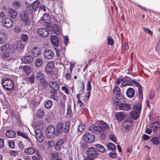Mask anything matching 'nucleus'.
Returning a JSON list of instances; mask_svg holds the SVG:
<instances>
[{
    "label": "nucleus",
    "mask_w": 160,
    "mask_h": 160,
    "mask_svg": "<svg viewBox=\"0 0 160 160\" xmlns=\"http://www.w3.org/2000/svg\"><path fill=\"white\" fill-rule=\"evenodd\" d=\"M9 47L10 52L13 53L23 49L24 45L22 44L21 41H19L12 42L10 46L8 43H6L0 47V51L3 52H6Z\"/></svg>",
    "instance_id": "nucleus-1"
},
{
    "label": "nucleus",
    "mask_w": 160,
    "mask_h": 160,
    "mask_svg": "<svg viewBox=\"0 0 160 160\" xmlns=\"http://www.w3.org/2000/svg\"><path fill=\"white\" fill-rule=\"evenodd\" d=\"M1 83L3 88L7 90L11 91L14 88V83L11 79L6 78L3 79Z\"/></svg>",
    "instance_id": "nucleus-2"
},
{
    "label": "nucleus",
    "mask_w": 160,
    "mask_h": 160,
    "mask_svg": "<svg viewBox=\"0 0 160 160\" xmlns=\"http://www.w3.org/2000/svg\"><path fill=\"white\" fill-rule=\"evenodd\" d=\"M36 79L39 81L43 87H47L48 84L45 79V77L42 73L40 72H38L36 75Z\"/></svg>",
    "instance_id": "nucleus-3"
},
{
    "label": "nucleus",
    "mask_w": 160,
    "mask_h": 160,
    "mask_svg": "<svg viewBox=\"0 0 160 160\" xmlns=\"http://www.w3.org/2000/svg\"><path fill=\"white\" fill-rule=\"evenodd\" d=\"M82 138L86 143H91L94 141L95 137L92 134L88 131H86L83 134Z\"/></svg>",
    "instance_id": "nucleus-4"
},
{
    "label": "nucleus",
    "mask_w": 160,
    "mask_h": 160,
    "mask_svg": "<svg viewBox=\"0 0 160 160\" xmlns=\"http://www.w3.org/2000/svg\"><path fill=\"white\" fill-rule=\"evenodd\" d=\"M87 154L88 156L91 158V160H93L95 158L97 157L98 155L97 150L95 148L92 147H90L88 149Z\"/></svg>",
    "instance_id": "nucleus-5"
},
{
    "label": "nucleus",
    "mask_w": 160,
    "mask_h": 160,
    "mask_svg": "<svg viewBox=\"0 0 160 160\" xmlns=\"http://www.w3.org/2000/svg\"><path fill=\"white\" fill-rule=\"evenodd\" d=\"M46 132L47 136L50 138H53L55 135V128L52 125L47 127Z\"/></svg>",
    "instance_id": "nucleus-6"
},
{
    "label": "nucleus",
    "mask_w": 160,
    "mask_h": 160,
    "mask_svg": "<svg viewBox=\"0 0 160 160\" xmlns=\"http://www.w3.org/2000/svg\"><path fill=\"white\" fill-rule=\"evenodd\" d=\"M38 34L42 37H47L49 34V32L47 28H38L37 30Z\"/></svg>",
    "instance_id": "nucleus-7"
},
{
    "label": "nucleus",
    "mask_w": 160,
    "mask_h": 160,
    "mask_svg": "<svg viewBox=\"0 0 160 160\" xmlns=\"http://www.w3.org/2000/svg\"><path fill=\"white\" fill-rule=\"evenodd\" d=\"M2 23L4 26L9 28L11 27L13 25L12 21L10 18H5L2 21Z\"/></svg>",
    "instance_id": "nucleus-8"
},
{
    "label": "nucleus",
    "mask_w": 160,
    "mask_h": 160,
    "mask_svg": "<svg viewBox=\"0 0 160 160\" xmlns=\"http://www.w3.org/2000/svg\"><path fill=\"white\" fill-rule=\"evenodd\" d=\"M149 128H152L155 133H157L160 129V123L158 122H156L150 124Z\"/></svg>",
    "instance_id": "nucleus-9"
},
{
    "label": "nucleus",
    "mask_w": 160,
    "mask_h": 160,
    "mask_svg": "<svg viewBox=\"0 0 160 160\" xmlns=\"http://www.w3.org/2000/svg\"><path fill=\"white\" fill-rule=\"evenodd\" d=\"M51 19L49 16L47 14H44L39 22L43 24H49L50 22Z\"/></svg>",
    "instance_id": "nucleus-10"
},
{
    "label": "nucleus",
    "mask_w": 160,
    "mask_h": 160,
    "mask_svg": "<svg viewBox=\"0 0 160 160\" xmlns=\"http://www.w3.org/2000/svg\"><path fill=\"white\" fill-rule=\"evenodd\" d=\"M119 109L123 111H129L131 109V105L128 103L121 102L118 107Z\"/></svg>",
    "instance_id": "nucleus-11"
},
{
    "label": "nucleus",
    "mask_w": 160,
    "mask_h": 160,
    "mask_svg": "<svg viewBox=\"0 0 160 160\" xmlns=\"http://www.w3.org/2000/svg\"><path fill=\"white\" fill-rule=\"evenodd\" d=\"M43 53L44 57L47 59H51L54 56L53 52L49 49H47L45 50L44 51Z\"/></svg>",
    "instance_id": "nucleus-12"
},
{
    "label": "nucleus",
    "mask_w": 160,
    "mask_h": 160,
    "mask_svg": "<svg viewBox=\"0 0 160 160\" xmlns=\"http://www.w3.org/2000/svg\"><path fill=\"white\" fill-rule=\"evenodd\" d=\"M36 138L37 141L40 142H42L43 140V137L41 132L39 129H37L35 131Z\"/></svg>",
    "instance_id": "nucleus-13"
},
{
    "label": "nucleus",
    "mask_w": 160,
    "mask_h": 160,
    "mask_svg": "<svg viewBox=\"0 0 160 160\" xmlns=\"http://www.w3.org/2000/svg\"><path fill=\"white\" fill-rule=\"evenodd\" d=\"M49 86L51 88L53 89V90L51 91L57 92L60 88L58 84L56 82L54 81H51L49 82Z\"/></svg>",
    "instance_id": "nucleus-14"
},
{
    "label": "nucleus",
    "mask_w": 160,
    "mask_h": 160,
    "mask_svg": "<svg viewBox=\"0 0 160 160\" xmlns=\"http://www.w3.org/2000/svg\"><path fill=\"white\" fill-rule=\"evenodd\" d=\"M125 114L122 112H117L115 113L116 119L119 122H121L125 118Z\"/></svg>",
    "instance_id": "nucleus-15"
},
{
    "label": "nucleus",
    "mask_w": 160,
    "mask_h": 160,
    "mask_svg": "<svg viewBox=\"0 0 160 160\" xmlns=\"http://www.w3.org/2000/svg\"><path fill=\"white\" fill-rule=\"evenodd\" d=\"M132 125V123L130 120H127L125 121L122 123V127L125 128L127 131H129L131 128Z\"/></svg>",
    "instance_id": "nucleus-16"
},
{
    "label": "nucleus",
    "mask_w": 160,
    "mask_h": 160,
    "mask_svg": "<svg viewBox=\"0 0 160 160\" xmlns=\"http://www.w3.org/2000/svg\"><path fill=\"white\" fill-rule=\"evenodd\" d=\"M41 52V48L39 47H35L32 49V53L35 57H38Z\"/></svg>",
    "instance_id": "nucleus-17"
},
{
    "label": "nucleus",
    "mask_w": 160,
    "mask_h": 160,
    "mask_svg": "<svg viewBox=\"0 0 160 160\" xmlns=\"http://www.w3.org/2000/svg\"><path fill=\"white\" fill-rule=\"evenodd\" d=\"M22 61L25 64L30 63L33 61V58L32 55H28L23 58Z\"/></svg>",
    "instance_id": "nucleus-18"
},
{
    "label": "nucleus",
    "mask_w": 160,
    "mask_h": 160,
    "mask_svg": "<svg viewBox=\"0 0 160 160\" xmlns=\"http://www.w3.org/2000/svg\"><path fill=\"white\" fill-rule=\"evenodd\" d=\"M54 66L53 62H50L48 63L45 68L46 72H47L50 73L52 71Z\"/></svg>",
    "instance_id": "nucleus-19"
},
{
    "label": "nucleus",
    "mask_w": 160,
    "mask_h": 160,
    "mask_svg": "<svg viewBox=\"0 0 160 160\" xmlns=\"http://www.w3.org/2000/svg\"><path fill=\"white\" fill-rule=\"evenodd\" d=\"M7 12L8 13L9 16L13 19L16 18L17 13L16 10L12 8H9L6 10Z\"/></svg>",
    "instance_id": "nucleus-20"
},
{
    "label": "nucleus",
    "mask_w": 160,
    "mask_h": 160,
    "mask_svg": "<svg viewBox=\"0 0 160 160\" xmlns=\"http://www.w3.org/2000/svg\"><path fill=\"white\" fill-rule=\"evenodd\" d=\"M99 128L101 130H105L109 128L108 125L103 121H100L98 124Z\"/></svg>",
    "instance_id": "nucleus-21"
},
{
    "label": "nucleus",
    "mask_w": 160,
    "mask_h": 160,
    "mask_svg": "<svg viewBox=\"0 0 160 160\" xmlns=\"http://www.w3.org/2000/svg\"><path fill=\"white\" fill-rule=\"evenodd\" d=\"M53 29L56 34L59 35L62 34V31L61 28L60 27H59L58 25L54 24L53 26Z\"/></svg>",
    "instance_id": "nucleus-22"
},
{
    "label": "nucleus",
    "mask_w": 160,
    "mask_h": 160,
    "mask_svg": "<svg viewBox=\"0 0 160 160\" xmlns=\"http://www.w3.org/2000/svg\"><path fill=\"white\" fill-rule=\"evenodd\" d=\"M113 92L114 93L116 94L117 97H118V99H122V98H123V97L122 96L121 97V92L120 88L116 86L114 88Z\"/></svg>",
    "instance_id": "nucleus-23"
},
{
    "label": "nucleus",
    "mask_w": 160,
    "mask_h": 160,
    "mask_svg": "<svg viewBox=\"0 0 160 160\" xmlns=\"http://www.w3.org/2000/svg\"><path fill=\"white\" fill-rule=\"evenodd\" d=\"M51 42L55 46L57 47L58 46L59 42L58 38L55 35H52L51 38Z\"/></svg>",
    "instance_id": "nucleus-24"
},
{
    "label": "nucleus",
    "mask_w": 160,
    "mask_h": 160,
    "mask_svg": "<svg viewBox=\"0 0 160 160\" xmlns=\"http://www.w3.org/2000/svg\"><path fill=\"white\" fill-rule=\"evenodd\" d=\"M6 135L8 138H13L16 136V132L12 130H9L6 131Z\"/></svg>",
    "instance_id": "nucleus-25"
},
{
    "label": "nucleus",
    "mask_w": 160,
    "mask_h": 160,
    "mask_svg": "<svg viewBox=\"0 0 160 160\" xmlns=\"http://www.w3.org/2000/svg\"><path fill=\"white\" fill-rule=\"evenodd\" d=\"M8 40V37L6 33L3 32L0 33V44L6 42Z\"/></svg>",
    "instance_id": "nucleus-26"
},
{
    "label": "nucleus",
    "mask_w": 160,
    "mask_h": 160,
    "mask_svg": "<svg viewBox=\"0 0 160 160\" xmlns=\"http://www.w3.org/2000/svg\"><path fill=\"white\" fill-rule=\"evenodd\" d=\"M134 94V90L132 88H129L126 91V95L128 97L130 98H132Z\"/></svg>",
    "instance_id": "nucleus-27"
},
{
    "label": "nucleus",
    "mask_w": 160,
    "mask_h": 160,
    "mask_svg": "<svg viewBox=\"0 0 160 160\" xmlns=\"http://www.w3.org/2000/svg\"><path fill=\"white\" fill-rule=\"evenodd\" d=\"M64 143V140L61 139L58 141L55 145V148L56 150H59L61 148L62 144Z\"/></svg>",
    "instance_id": "nucleus-28"
},
{
    "label": "nucleus",
    "mask_w": 160,
    "mask_h": 160,
    "mask_svg": "<svg viewBox=\"0 0 160 160\" xmlns=\"http://www.w3.org/2000/svg\"><path fill=\"white\" fill-rule=\"evenodd\" d=\"M88 129L89 131L94 133L95 132H98L100 129L99 128L98 126H96L94 124H92L91 126L89 127Z\"/></svg>",
    "instance_id": "nucleus-29"
},
{
    "label": "nucleus",
    "mask_w": 160,
    "mask_h": 160,
    "mask_svg": "<svg viewBox=\"0 0 160 160\" xmlns=\"http://www.w3.org/2000/svg\"><path fill=\"white\" fill-rule=\"evenodd\" d=\"M70 123L68 122H66L64 124V126L62 128V132L66 133L68 132L70 129Z\"/></svg>",
    "instance_id": "nucleus-30"
},
{
    "label": "nucleus",
    "mask_w": 160,
    "mask_h": 160,
    "mask_svg": "<svg viewBox=\"0 0 160 160\" xmlns=\"http://www.w3.org/2000/svg\"><path fill=\"white\" fill-rule=\"evenodd\" d=\"M20 17L21 19L23 21L27 20L28 18V15L27 12L26 11H22L20 14Z\"/></svg>",
    "instance_id": "nucleus-31"
},
{
    "label": "nucleus",
    "mask_w": 160,
    "mask_h": 160,
    "mask_svg": "<svg viewBox=\"0 0 160 160\" xmlns=\"http://www.w3.org/2000/svg\"><path fill=\"white\" fill-rule=\"evenodd\" d=\"M64 126V124L62 122L58 123L57 125L56 132L58 133L62 132V128Z\"/></svg>",
    "instance_id": "nucleus-32"
},
{
    "label": "nucleus",
    "mask_w": 160,
    "mask_h": 160,
    "mask_svg": "<svg viewBox=\"0 0 160 160\" xmlns=\"http://www.w3.org/2000/svg\"><path fill=\"white\" fill-rule=\"evenodd\" d=\"M50 98L56 101H58L59 97L57 93V92L51 91V95Z\"/></svg>",
    "instance_id": "nucleus-33"
},
{
    "label": "nucleus",
    "mask_w": 160,
    "mask_h": 160,
    "mask_svg": "<svg viewBox=\"0 0 160 160\" xmlns=\"http://www.w3.org/2000/svg\"><path fill=\"white\" fill-rule=\"evenodd\" d=\"M40 4V2L39 0H36L32 4L33 7V9H34V12L36 11Z\"/></svg>",
    "instance_id": "nucleus-34"
},
{
    "label": "nucleus",
    "mask_w": 160,
    "mask_h": 160,
    "mask_svg": "<svg viewBox=\"0 0 160 160\" xmlns=\"http://www.w3.org/2000/svg\"><path fill=\"white\" fill-rule=\"evenodd\" d=\"M72 114L71 105V104L69 103L68 104L66 115L68 117H71L72 116Z\"/></svg>",
    "instance_id": "nucleus-35"
},
{
    "label": "nucleus",
    "mask_w": 160,
    "mask_h": 160,
    "mask_svg": "<svg viewBox=\"0 0 160 160\" xmlns=\"http://www.w3.org/2000/svg\"><path fill=\"white\" fill-rule=\"evenodd\" d=\"M24 152L28 154L32 155L35 152L34 149L32 147H29L24 149Z\"/></svg>",
    "instance_id": "nucleus-36"
},
{
    "label": "nucleus",
    "mask_w": 160,
    "mask_h": 160,
    "mask_svg": "<svg viewBox=\"0 0 160 160\" xmlns=\"http://www.w3.org/2000/svg\"><path fill=\"white\" fill-rule=\"evenodd\" d=\"M45 113L44 112V110L43 109H39L37 112V117L40 118H42L44 116Z\"/></svg>",
    "instance_id": "nucleus-37"
},
{
    "label": "nucleus",
    "mask_w": 160,
    "mask_h": 160,
    "mask_svg": "<svg viewBox=\"0 0 160 160\" xmlns=\"http://www.w3.org/2000/svg\"><path fill=\"white\" fill-rule=\"evenodd\" d=\"M17 134L18 136H21L23 138H25L29 142H30L31 144H32L29 138L27 136V135L25 134L20 131H18L17 132Z\"/></svg>",
    "instance_id": "nucleus-38"
},
{
    "label": "nucleus",
    "mask_w": 160,
    "mask_h": 160,
    "mask_svg": "<svg viewBox=\"0 0 160 160\" xmlns=\"http://www.w3.org/2000/svg\"><path fill=\"white\" fill-rule=\"evenodd\" d=\"M43 61L40 58H37L35 61V65L37 67H39L42 66Z\"/></svg>",
    "instance_id": "nucleus-39"
},
{
    "label": "nucleus",
    "mask_w": 160,
    "mask_h": 160,
    "mask_svg": "<svg viewBox=\"0 0 160 160\" xmlns=\"http://www.w3.org/2000/svg\"><path fill=\"white\" fill-rule=\"evenodd\" d=\"M140 113H138L136 112V111H134L130 112V114L131 117H132L133 119L136 120L139 117Z\"/></svg>",
    "instance_id": "nucleus-40"
},
{
    "label": "nucleus",
    "mask_w": 160,
    "mask_h": 160,
    "mask_svg": "<svg viewBox=\"0 0 160 160\" xmlns=\"http://www.w3.org/2000/svg\"><path fill=\"white\" fill-rule=\"evenodd\" d=\"M119 100H121V99H118L116 96L115 98L113 97L112 98V102L113 104L116 105L117 107H118L121 102L119 101Z\"/></svg>",
    "instance_id": "nucleus-41"
},
{
    "label": "nucleus",
    "mask_w": 160,
    "mask_h": 160,
    "mask_svg": "<svg viewBox=\"0 0 160 160\" xmlns=\"http://www.w3.org/2000/svg\"><path fill=\"white\" fill-rule=\"evenodd\" d=\"M151 141L152 143L155 145H158L160 143V141L158 138L156 137H153L151 139Z\"/></svg>",
    "instance_id": "nucleus-42"
},
{
    "label": "nucleus",
    "mask_w": 160,
    "mask_h": 160,
    "mask_svg": "<svg viewBox=\"0 0 160 160\" xmlns=\"http://www.w3.org/2000/svg\"><path fill=\"white\" fill-rule=\"evenodd\" d=\"M52 102L50 100H48L44 102V106L46 108L49 109L52 107Z\"/></svg>",
    "instance_id": "nucleus-43"
},
{
    "label": "nucleus",
    "mask_w": 160,
    "mask_h": 160,
    "mask_svg": "<svg viewBox=\"0 0 160 160\" xmlns=\"http://www.w3.org/2000/svg\"><path fill=\"white\" fill-rule=\"evenodd\" d=\"M95 146L98 150L100 152H104L105 151L104 147L100 144H96L95 145Z\"/></svg>",
    "instance_id": "nucleus-44"
},
{
    "label": "nucleus",
    "mask_w": 160,
    "mask_h": 160,
    "mask_svg": "<svg viewBox=\"0 0 160 160\" xmlns=\"http://www.w3.org/2000/svg\"><path fill=\"white\" fill-rule=\"evenodd\" d=\"M132 85V82L131 81L129 80H123V82L121 83V86L122 87H125L126 86L129 85L131 86Z\"/></svg>",
    "instance_id": "nucleus-45"
},
{
    "label": "nucleus",
    "mask_w": 160,
    "mask_h": 160,
    "mask_svg": "<svg viewBox=\"0 0 160 160\" xmlns=\"http://www.w3.org/2000/svg\"><path fill=\"white\" fill-rule=\"evenodd\" d=\"M23 69L24 72L27 75L29 74L31 72V68L28 66H24L23 67Z\"/></svg>",
    "instance_id": "nucleus-46"
},
{
    "label": "nucleus",
    "mask_w": 160,
    "mask_h": 160,
    "mask_svg": "<svg viewBox=\"0 0 160 160\" xmlns=\"http://www.w3.org/2000/svg\"><path fill=\"white\" fill-rule=\"evenodd\" d=\"M31 157L33 160H39L40 159L41 156L39 152H36L35 154Z\"/></svg>",
    "instance_id": "nucleus-47"
},
{
    "label": "nucleus",
    "mask_w": 160,
    "mask_h": 160,
    "mask_svg": "<svg viewBox=\"0 0 160 160\" xmlns=\"http://www.w3.org/2000/svg\"><path fill=\"white\" fill-rule=\"evenodd\" d=\"M108 148L111 150H114L116 149L115 145L112 142H109L107 144Z\"/></svg>",
    "instance_id": "nucleus-48"
},
{
    "label": "nucleus",
    "mask_w": 160,
    "mask_h": 160,
    "mask_svg": "<svg viewBox=\"0 0 160 160\" xmlns=\"http://www.w3.org/2000/svg\"><path fill=\"white\" fill-rule=\"evenodd\" d=\"M28 36L25 34H22L21 36V39L22 41L24 42H27L28 40Z\"/></svg>",
    "instance_id": "nucleus-49"
},
{
    "label": "nucleus",
    "mask_w": 160,
    "mask_h": 160,
    "mask_svg": "<svg viewBox=\"0 0 160 160\" xmlns=\"http://www.w3.org/2000/svg\"><path fill=\"white\" fill-rule=\"evenodd\" d=\"M12 5L16 9L19 8L20 7V3L19 2L15 1L12 2Z\"/></svg>",
    "instance_id": "nucleus-50"
},
{
    "label": "nucleus",
    "mask_w": 160,
    "mask_h": 160,
    "mask_svg": "<svg viewBox=\"0 0 160 160\" xmlns=\"http://www.w3.org/2000/svg\"><path fill=\"white\" fill-rule=\"evenodd\" d=\"M100 135V137L102 140H104L105 138V130H100L98 132Z\"/></svg>",
    "instance_id": "nucleus-51"
},
{
    "label": "nucleus",
    "mask_w": 160,
    "mask_h": 160,
    "mask_svg": "<svg viewBox=\"0 0 160 160\" xmlns=\"http://www.w3.org/2000/svg\"><path fill=\"white\" fill-rule=\"evenodd\" d=\"M141 108V106L140 105H134L133 106L134 111H136V112L140 113Z\"/></svg>",
    "instance_id": "nucleus-52"
},
{
    "label": "nucleus",
    "mask_w": 160,
    "mask_h": 160,
    "mask_svg": "<svg viewBox=\"0 0 160 160\" xmlns=\"http://www.w3.org/2000/svg\"><path fill=\"white\" fill-rule=\"evenodd\" d=\"M26 8L30 13H32L33 12H34V9H33V7L32 4L27 6Z\"/></svg>",
    "instance_id": "nucleus-53"
},
{
    "label": "nucleus",
    "mask_w": 160,
    "mask_h": 160,
    "mask_svg": "<svg viewBox=\"0 0 160 160\" xmlns=\"http://www.w3.org/2000/svg\"><path fill=\"white\" fill-rule=\"evenodd\" d=\"M142 29L147 34H149L151 37H152V32L150 30L146 28H143Z\"/></svg>",
    "instance_id": "nucleus-54"
},
{
    "label": "nucleus",
    "mask_w": 160,
    "mask_h": 160,
    "mask_svg": "<svg viewBox=\"0 0 160 160\" xmlns=\"http://www.w3.org/2000/svg\"><path fill=\"white\" fill-rule=\"evenodd\" d=\"M108 156L110 158H115L116 156V154L115 151L113 150L112 152L108 153Z\"/></svg>",
    "instance_id": "nucleus-55"
},
{
    "label": "nucleus",
    "mask_w": 160,
    "mask_h": 160,
    "mask_svg": "<svg viewBox=\"0 0 160 160\" xmlns=\"http://www.w3.org/2000/svg\"><path fill=\"white\" fill-rule=\"evenodd\" d=\"M108 44L109 45L112 46L114 44V41L110 37H109L107 39Z\"/></svg>",
    "instance_id": "nucleus-56"
},
{
    "label": "nucleus",
    "mask_w": 160,
    "mask_h": 160,
    "mask_svg": "<svg viewBox=\"0 0 160 160\" xmlns=\"http://www.w3.org/2000/svg\"><path fill=\"white\" fill-rule=\"evenodd\" d=\"M9 56V53L8 52H3L2 55V57L4 59H6Z\"/></svg>",
    "instance_id": "nucleus-57"
},
{
    "label": "nucleus",
    "mask_w": 160,
    "mask_h": 160,
    "mask_svg": "<svg viewBox=\"0 0 160 160\" xmlns=\"http://www.w3.org/2000/svg\"><path fill=\"white\" fill-rule=\"evenodd\" d=\"M85 128L84 125L80 124L78 125V130L80 132L83 131L84 129Z\"/></svg>",
    "instance_id": "nucleus-58"
},
{
    "label": "nucleus",
    "mask_w": 160,
    "mask_h": 160,
    "mask_svg": "<svg viewBox=\"0 0 160 160\" xmlns=\"http://www.w3.org/2000/svg\"><path fill=\"white\" fill-rule=\"evenodd\" d=\"M123 79L121 78H117L115 81V84L117 85H119L121 82H123Z\"/></svg>",
    "instance_id": "nucleus-59"
},
{
    "label": "nucleus",
    "mask_w": 160,
    "mask_h": 160,
    "mask_svg": "<svg viewBox=\"0 0 160 160\" xmlns=\"http://www.w3.org/2000/svg\"><path fill=\"white\" fill-rule=\"evenodd\" d=\"M61 89L65 93L68 95L69 94L68 90L66 87L65 86L62 87H61Z\"/></svg>",
    "instance_id": "nucleus-60"
},
{
    "label": "nucleus",
    "mask_w": 160,
    "mask_h": 160,
    "mask_svg": "<svg viewBox=\"0 0 160 160\" xmlns=\"http://www.w3.org/2000/svg\"><path fill=\"white\" fill-rule=\"evenodd\" d=\"M8 146L10 148H15V145L14 142L8 141Z\"/></svg>",
    "instance_id": "nucleus-61"
},
{
    "label": "nucleus",
    "mask_w": 160,
    "mask_h": 160,
    "mask_svg": "<svg viewBox=\"0 0 160 160\" xmlns=\"http://www.w3.org/2000/svg\"><path fill=\"white\" fill-rule=\"evenodd\" d=\"M109 138L112 141L114 142H115L117 141L116 138L113 135H110L109 136Z\"/></svg>",
    "instance_id": "nucleus-62"
},
{
    "label": "nucleus",
    "mask_w": 160,
    "mask_h": 160,
    "mask_svg": "<svg viewBox=\"0 0 160 160\" xmlns=\"http://www.w3.org/2000/svg\"><path fill=\"white\" fill-rule=\"evenodd\" d=\"M54 144V142L52 141H49L47 143V146L48 148H51Z\"/></svg>",
    "instance_id": "nucleus-63"
},
{
    "label": "nucleus",
    "mask_w": 160,
    "mask_h": 160,
    "mask_svg": "<svg viewBox=\"0 0 160 160\" xmlns=\"http://www.w3.org/2000/svg\"><path fill=\"white\" fill-rule=\"evenodd\" d=\"M28 80L29 82L32 83H33L34 82V76H32L28 78Z\"/></svg>",
    "instance_id": "nucleus-64"
}]
</instances>
